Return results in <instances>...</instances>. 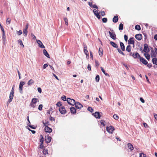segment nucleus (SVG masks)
<instances>
[{
  "mask_svg": "<svg viewBox=\"0 0 157 157\" xmlns=\"http://www.w3.org/2000/svg\"><path fill=\"white\" fill-rule=\"evenodd\" d=\"M124 40L126 41H127L128 39V36L126 35H124Z\"/></svg>",
  "mask_w": 157,
  "mask_h": 157,
  "instance_id": "nucleus-52",
  "label": "nucleus"
},
{
  "mask_svg": "<svg viewBox=\"0 0 157 157\" xmlns=\"http://www.w3.org/2000/svg\"><path fill=\"white\" fill-rule=\"evenodd\" d=\"M37 43L38 44L39 46L41 48H44L45 47L43 44L42 42L39 40H37Z\"/></svg>",
  "mask_w": 157,
  "mask_h": 157,
  "instance_id": "nucleus-16",
  "label": "nucleus"
},
{
  "mask_svg": "<svg viewBox=\"0 0 157 157\" xmlns=\"http://www.w3.org/2000/svg\"><path fill=\"white\" fill-rule=\"evenodd\" d=\"M151 57H156V54L155 52V50L154 51V50H151Z\"/></svg>",
  "mask_w": 157,
  "mask_h": 157,
  "instance_id": "nucleus-30",
  "label": "nucleus"
},
{
  "mask_svg": "<svg viewBox=\"0 0 157 157\" xmlns=\"http://www.w3.org/2000/svg\"><path fill=\"white\" fill-rule=\"evenodd\" d=\"M52 137L48 136H46L45 138V141L47 143H48L51 142Z\"/></svg>",
  "mask_w": 157,
  "mask_h": 157,
  "instance_id": "nucleus-15",
  "label": "nucleus"
},
{
  "mask_svg": "<svg viewBox=\"0 0 157 157\" xmlns=\"http://www.w3.org/2000/svg\"><path fill=\"white\" fill-rule=\"evenodd\" d=\"M109 33L111 38L113 40H115L116 38V35L114 32H113V33H111L110 31H109Z\"/></svg>",
  "mask_w": 157,
  "mask_h": 157,
  "instance_id": "nucleus-9",
  "label": "nucleus"
},
{
  "mask_svg": "<svg viewBox=\"0 0 157 157\" xmlns=\"http://www.w3.org/2000/svg\"><path fill=\"white\" fill-rule=\"evenodd\" d=\"M17 72L18 73V75L19 76V79H20L21 78V74L20 73V72L19 71V70H17Z\"/></svg>",
  "mask_w": 157,
  "mask_h": 157,
  "instance_id": "nucleus-60",
  "label": "nucleus"
},
{
  "mask_svg": "<svg viewBox=\"0 0 157 157\" xmlns=\"http://www.w3.org/2000/svg\"><path fill=\"white\" fill-rule=\"evenodd\" d=\"M110 44L114 48H118V46L113 41H111L110 42Z\"/></svg>",
  "mask_w": 157,
  "mask_h": 157,
  "instance_id": "nucleus-24",
  "label": "nucleus"
},
{
  "mask_svg": "<svg viewBox=\"0 0 157 157\" xmlns=\"http://www.w3.org/2000/svg\"><path fill=\"white\" fill-rule=\"evenodd\" d=\"M140 157H147L146 156V155L143 153H140Z\"/></svg>",
  "mask_w": 157,
  "mask_h": 157,
  "instance_id": "nucleus-43",
  "label": "nucleus"
},
{
  "mask_svg": "<svg viewBox=\"0 0 157 157\" xmlns=\"http://www.w3.org/2000/svg\"><path fill=\"white\" fill-rule=\"evenodd\" d=\"M133 57L134 59H136L137 58L140 59V58L141 57V56L137 52H136L135 54H134V55L133 56Z\"/></svg>",
  "mask_w": 157,
  "mask_h": 157,
  "instance_id": "nucleus-18",
  "label": "nucleus"
},
{
  "mask_svg": "<svg viewBox=\"0 0 157 157\" xmlns=\"http://www.w3.org/2000/svg\"><path fill=\"white\" fill-rule=\"evenodd\" d=\"M135 29L138 30H141V27L140 25H137L135 26Z\"/></svg>",
  "mask_w": 157,
  "mask_h": 157,
  "instance_id": "nucleus-34",
  "label": "nucleus"
},
{
  "mask_svg": "<svg viewBox=\"0 0 157 157\" xmlns=\"http://www.w3.org/2000/svg\"><path fill=\"white\" fill-rule=\"evenodd\" d=\"M104 121L102 120H101V121L100 122L101 124L103 126H105V124H104Z\"/></svg>",
  "mask_w": 157,
  "mask_h": 157,
  "instance_id": "nucleus-58",
  "label": "nucleus"
},
{
  "mask_svg": "<svg viewBox=\"0 0 157 157\" xmlns=\"http://www.w3.org/2000/svg\"><path fill=\"white\" fill-rule=\"evenodd\" d=\"M67 101L69 104L71 105H74L76 102L75 100L69 98L67 99Z\"/></svg>",
  "mask_w": 157,
  "mask_h": 157,
  "instance_id": "nucleus-3",
  "label": "nucleus"
},
{
  "mask_svg": "<svg viewBox=\"0 0 157 157\" xmlns=\"http://www.w3.org/2000/svg\"><path fill=\"white\" fill-rule=\"evenodd\" d=\"M84 51L86 55V57L89 56V53L87 50V47L86 45H84Z\"/></svg>",
  "mask_w": 157,
  "mask_h": 157,
  "instance_id": "nucleus-11",
  "label": "nucleus"
},
{
  "mask_svg": "<svg viewBox=\"0 0 157 157\" xmlns=\"http://www.w3.org/2000/svg\"><path fill=\"white\" fill-rule=\"evenodd\" d=\"M48 66V65L47 64H45L43 65V68L44 69H45Z\"/></svg>",
  "mask_w": 157,
  "mask_h": 157,
  "instance_id": "nucleus-63",
  "label": "nucleus"
},
{
  "mask_svg": "<svg viewBox=\"0 0 157 157\" xmlns=\"http://www.w3.org/2000/svg\"><path fill=\"white\" fill-rule=\"evenodd\" d=\"M27 125L29 127L33 129H35L36 128V127L35 126L31 125V124H27Z\"/></svg>",
  "mask_w": 157,
  "mask_h": 157,
  "instance_id": "nucleus-40",
  "label": "nucleus"
},
{
  "mask_svg": "<svg viewBox=\"0 0 157 157\" xmlns=\"http://www.w3.org/2000/svg\"><path fill=\"white\" fill-rule=\"evenodd\" d=\"M152 61L154 64L157 65V58H153L152 59Z\"/></svg>",
  "mask_w": 157,
  "mask_h": 157,
  "instance_id": "nucleus-28",
  "label": "nucleus"
},
{
  "mask_svg": "<svg viewBox=\"0 0 157 157\" xmlns=\"http://www.w3.org/2000/svg\"><path fill=\"white\" fill-rule=\"evenodd\" d=\"M40 143H42V144L44 142V138L41 135L40 136Z\"/></svg>",
  "mask_w": 157,
  "mask_h": 157,
  "instance_id": "nucleus-36",
  "label": "nucleus"
},
{
  "mask_svg": "<svg viewBox=\"0 0 157 157\" xmlns=\"http://www.w3.org/2000/svg\"><path fill=\"white\" fill-rule=\"evenodd\" d=\"M43 152L44 155H46L47 154H48V150H47L46 149H44Z\"/></svg>",
  "mask_w": 157,
  "mask_h": 157,
  "instance_id": "nucleus-42",
  "label": "nucleus"
},
{
  "mask_svg": "<svg viewBox=\"0 0 157 157\" xmlns=\"http://www.w3.org/2000/svg\"><path fill=\"white\" fill-rule=\"evenodd\" d=\"M87 110L88 111L90 112L91 113H93L94 112L93 109L90 107H89L88 108Z\"/></svg>",
  "mask_w": 157,
  "mask_h": 157,
  "instance_id": "nucleus-41",
  "label": "nucleus"
},
{
  "mask_svg": "<svg viewBox=\"0 0 157 157\" xmlns=\"http://www.w3.org/2000/svg\"><path fill=\"white\" fill-rule=\"evenodd\" d=\"M59 110L60 112L62 114H64L66 113V110L65 109L64 107L63 106L60 107L59 108Z\"/></svg>",
  "mask_w": 157,
  "mask_h": 157,
  "instance_id": "nucleus-7",
  "label": "nucleus"
},
{
  "mask_svg": "<svg viewBox=\"0 0 157 157\" xmlns=\"http://www.w3.org/2000/svg\"><path fill=\"white\" fill-rule=\"evenodd\" d=\"M120 45L121 50L123 51H125V46L123 43L121 42L120 43Z\"/></svg>",
  "mask_w": 157,
  "mask_h": 157,
  "instance_id": "nucleus-22",
  "label": "nucleus"
},
{
  "mask_svg": "<svg viewBox=\"0 0 157 157\" xmlns=\"http://www.w3.org/2000/svg\"><path fill=\"white\" fill-rule=\"evenodd\" d=\"M18 43L23 48L24 47V45L23 44L22 41L21 40L19 39L18 40Z\"/></svg>",
  "mask_w": 157,
  "mask_h": 157,
  "instance_id": "nucleus-32",
  "label": "nucleus"
},
{
  "mask_svg": "<svg viewBox=\"0 0 157 157\" xmlns=\"http://www.w3.org/2000/svg\"><path fill=\"white\" fill-rule=\"evenodd\" d=\"M37 90L40 93H41L42 92L41 89L40 87H38L37 88Z\"/></svg>",
  "mask_w": 157,
  "mask_h": 157,
  "instance_id": "nucleus-62",
  "label": "nucleus"
},
{
  "mask_svg": "<svg viewBox=\"0 0 157 157\" xmlns=\"http://www.w3.org/2000/svg\"><path fill=\"white\" fill-rule=\"evenodd\" d=\"M100 68L101 69V71H102L103 73L105 75L108 76L109 77V74H108L107 73H106L105 72V70H104V69H103V68L102 67H101Z\"/></svg>",
  "mask_w": 157,
  "mask_h": 157,
  "instance_id": "nucleus-27",
  "label": "nucleus"
},
{
  "mask_svg": "<svg viewBox=\"0 0 157 157\" xmlns=\"http://www.w3.org/2000/svg\"><path fill=\"white\" fill-rule=\"evenodd\" d=\"M43 52L44 54L46 57H48V58H50L49 54H48V53L47 52V51L45 49H44L43 50Z\"/></svg>",
  "mask_w": 157,
  "mask_h": 157,
  "instance_id": "nucleus-20",
  "label": "nucleus"
},
{
  "mask_svg": "<svg viewBox=\"0 0 157 157\" xmlns=\"http://www.w3.org/2000/svg\"><path fill=\"white\" fill-rule=\"evenodd\" d=\"M76 108L78 109H81L83 107V105L79 102H77L75 104Z\"/></svg>",
  "mask_w": 157,
  "mask_h": 157,
  "instance_id": "nucleus-5",
  "label": "nucleus"
},
{
  "mask_svg": "<svg viewBox=\"0 0 157 157\" xmlns=\"http://www.w3.org/2000/svg\"><path fill=\"white\" fill-rule=\"evenodd\" d=\"M143 51L144 52L146 53H148L149 52L150 50L148 48V46L147 44H144Z\"/></svg>",
  "mask_w": 157,
  "mask_h": 157,
  "instance_id": "nucleus-6",
  "label": "nucleus"
},
{
  "mask_svg": "<svg viewBox=\"0 0 157 157\" xmlns=\"http://www.w3.org/2000/svg\"><path fill=\"white\" fill-rule=\"evenodd\" d=\"M140 101H141L142 103H144L145 101H144V99L143 98H140Z\"/></svg>",
  "mask_w": 157,
  "mask_h": 157,
  "instance_id": "nucleus-59",
  "label": "nucleus"
},
{
  "mask_svg": "<svg viewBox=\"0 0 157 157\" xmlns=\"http://www.w3.org/2000/svg\"><path fill=\"white\" fill-rule=\"evenodd\" d=\"M135 37L136 38L139 40H140L142 39V35L140 34H136Z\"/></svg>",
  "mask_w": 157,
  "mask_h": 157,
  "instance_id": "nucleus-17",
  "label": "nucleus"
},
{
  "mask_svg": "<svg viewBox=\"0 0 157 157\" xmlns=\"http://www.w3.org/2000/svg\"><path fill=\"white\" fill-rule=\"evenodd\" d=\"M64 20L65 21V24L67 25H68V19H67L65 17L64 18Z\"/></svg>",
  "mask_w": 157,
  "mask_h": 157,
  "instance_id": "nucleus-46",
  "label": "nucleus"
},
{
  "mask_svg": "<svg viewBox=\"0 0 157 157\" xmlns=\"http://www.w3.org/2000/svg\"><path fill=\"white\" fill-rule=\"evenodd\" d=\"M43 105L42 104H40L39 105L38 109L40 110H41L42 109Z\"/></svg>",
  "mask_w": 157,
  "mask_h": 157,
  "instance_id": "nucleus-49",
  "label": "nucleus"
},
{
  "mask_svg": "<svg viewBox=\"0 0 157 157\" xmlns=\"http://www.w3.org/2000/svg\"><path fill=\"white\" fill-rule=\"evenodd\" d=\"M22 34V32L21 30H19V31L17 32V34L19 36Z\"/></svg>",
  "mask_w": 157,
  "mask_h": 157,
  "instance_id": "nucleus-56",
  "label": "nucleus"
},
{
  "mask_svg": "<svg viewBox=\"0 0 157 157\" xmlns=\"http://www.w3.org/2000/svg\"><path fill=\"white\" fill-rule=\"evenodd\" d=\"M62 99L64 101H67L66 97L65 96H63L61 97Z\"/></svg>",
  "mask_w": 157,
  "mask_h": 157,
  "instance_id": "nucleus-51",
  "label": "nucleus"
},
{
  "mask_svg": "<svg viewBox=\"0 0 157 157\" xmlns=\"http://www.w3.org/2000/svg\"><path fill=\"white\" fill-rule=\"evenodd\" d=\"M93 115L96 118H100L101 117V115L99 112H96L95 113L93 114Z\"/></svg>",
  "mask_w": 157,
  "mask_h": 157,
  "instance_id": "nucleus-13",
  "label": "nucleus"
},
{
  "mask_svg": "<svg viewBox=\"0 0 157 157\" xmlns=\"http://www.w3.org/2000/svg\"><path fill=\"white\" fill-rule=\"evenodd\" d=\"M23 33L24 35L25 36H26L27 35L28 33L27 30H26L24 29L23 31Z\"/></svg>",
  "mask_w": 157,
  "mask_h": 157,
  "instance_id": "nucleus-35",
  "label": "nucleus"
},
{
  "mask_svg": "<svg viewBox=\"0 0 157 157\" xmlns=\"http://www.w3.org/2000/svg\"><path fill=\"white\" fill-rule=\"evenodd\" d=\"M14 89H15V85H13L12 87L11 90L10 92V94L9 96V99L8 100L7 102V105H8L10 102H11L13 98V94H14Z\"/></svg>",
  "mask_w": 157,
  "mask_h": 157,
  "instance_id": "nucleus-1",
  "label": "nucleus"
},
{
  "mask_svg": "<svg viewBox=\"0 0 157 157\" xmlns=\"http://www.w3.org/2000/svg\"><path fill=\"white\" fill-rule=\"evenodd\" d=\"M106 130L109 133L112 134L114 130V128L113 126L110 125L109 127H106Z\"/></svg>",
  "mask_w": 157,
  "mask_h": 157,
  "instance_id": "nucleus-2",
  "label": "nucleus"
},
{
  "mask_svg": "<svg viewBox=\"0 0 157 157\" xmlns=\"http://www.w3.org/2000/svg\"><path fill=\"white\" fill-rule=\"evenodd\" d=\"M93 12L94 14L96 16L98 19H100V16L99 14V13L98 12V11L96 10H94Z\"/></svg>",
  "mask_w": 157,
  "mask_h": 157,
  "instance_id": "nucleus-12",
  "label": "nucleus"
},
{
  "mask_svg": "<svg viewBox=\"0 0 157 157\" xmlns=\"http://www.w3.org/2000/svg\"><path fill=\"white\" fill-rule=\"evenodd\" d=\"M117 49L118 52L120 54H122V55H123V56L125 55V54H124V53L121 51V50L120 48H117Z\"/></svg>",
  "mask_w": 157,
  "mask_h": 157,
  "instance_id": "nucleus-38",
  "label": "nucleus"
},
{
  "mask_svg": "<svg viewBox=\"0 0 157 157\" xmlns=\"http://www.w3.org/2000/svg\"><path fill=\"white\" fill-rule=\"evenodd\" d=\"M98 52L99 55L100 56H102L103 55L102 49L99 48L98 50Z\"/></svg>",
  "mask_w": 157,
  "mask_h": 157,
  "instance_id": "nucleus-29",
  "label": "nucleus"
},
{
  "mask_svg": "<svg viewBox=\"0 0 157 157\" xmlns=\"http://www.w3.org/2000/svg\"><path fill=\"white\" fill-rule=\"evenodd\" d=\"M44 130L46 132L50 133L52 131V129L51 128L49 127L48 126H45Z\"/></svg>",
  "mask_w": 157,
  "mask_h": 157,
  "instance_id": "nucleus-10",
  "label": "nucleus"
},
{
  "mask_svg": "<svg viewBox=\"0 0 157 157\" xmlns=\"http://www.w3.org/2000/svg\"><path fill=\"white\" fill-rule=\"evenodd\" d=\"M38 99L36 98H34L32 99L31 101V103H34L36 104Z\"/></svg>",
  "mask_w": 157,
  "mask_h": 157,
  "instance_id": "nucleus-31",
  "label": "nucleus"
},
{
  "mask_svg": "<svg viewBox=\"0 0 157 157\" xmlns=\"http://www.w3.org/2000/svg\"><path fill=\"white\" fill-rule=\"evenodd\" d=\"M123 25L122 23H121L120 24L119 27V29L120 30H122L123 29Z\"/></svg>",
  "mask_w": 157,
  "mask_h": 157,
  "instance_id": "nucleus-37",
  "label": "nucleus"
},
{
  "mask_svg": "<svg viewBox=\"0 0 157 157\" xmlns=\"http://www.w3.org/2000/svg\"><path fill=\"white\" fill-rule=\"evenodd\" d=\"M25 84V82L23 81H21L20 82L19 86V92L20 93L22 94V88L23 86Z\"/></svg>",
  "mask_w": 157,
  "mask_h": 157,
  "instance_id": "nucleus-4",
  "label": "nucleus"
},
{
  "mask_svg": "<svg viewBox=\"0 0 157 157\" xmlns=\"http://www.w3.org/2000/svg\"><path fill=\"white\" fill-rule=\"evenodd\" d=\"M128 147L129 149H130L131 151H132L134 148L133 146L130 143H128Z\"/></svg>",
  "mask_w": 157,
  "mask_h": 157,
  "instance_id": "nucleus-25",
  "label": "nucleus"
},
{
  "mask_svg": "<svg viewBox=\"0 0 157 157\" xmlns=\"http://www.w3.org/2000/svg\"><path fill=\"white\" fill-rule=\"evenodd\" d=\"M132 47L130 45H128L127 46L126 48V51L128 52H130L131 50Z\"/></svg>",
  "mask_w": 157,
  "mask_h": 157,
  "instance_id": "nucleus-26",
  "label": "nucleus"
},
{
  "mask_svg": "<svg viewBox=\"0 0 157 157\" xmlns=\"http://www.w3.org/2000/svg\"><path fill=\"white\" fill-rule=\"evenodd\" d=\"M49 119L50 121H54L55 120V118L53 117H52L51 116H50Z\"/></svg>",
  "mask_w": 157,
  "mask_h": 157,
  "instance_id": "nucleus-57",
  "label": "nucleus"
},
{
  "mask_svg": "<svg viewBox=\"0 0 157 157\" xmlns=\"http://www.w3.org/2000/svg\"><path fill=\"white\" fill-rule=\"evenodd\" d=\"M100 79V77L99 75H97L95 77V80L96 82H98L99 81Z\"/></svg>",
  "mask_w": 157,
  "mask_h": 157,
  "instance_id": "nucleus-44",
  "label": "nucleus"
},
{
  "mask_svg": "<svg viewBox=\"0 0 157 157\" xmlns=\"http://www.w3.org/2000/svg\"><path fill=\"white\" fill-rule=\"evenodd\" d=\"M36 104H34V103H31L30 104V106L32 107L33 108H34L35 107H36Z\"/></svg>",
  "mask_w": 157,
  "mask_h": 157,
  "instance_id": "nucleus-45",
  "label": "nucleus"
},
{
  "mask_svg": "<svg viewBox=\"0 0 157 157\" xmlns=\"http://www.w3.org/2000/svg\"><path fill=\"white\" fill-rule=\"evenodd\" d=\"M11 19L9 18H8L6 19V24H9L10 23Z\"/></svg>",
  "mask_w": 157,
  "mask_h": 157,
  "instance_id": "nucleus-48",
  "label": "nucleus"
},
{
  "mask_svg": "<svg viewBox=\"0 0 157 157\" xmlns=\"http://www.w3.org/2000/svg\"><path fill=\"white\" fill-rule=\"evenodd\" d=\"M134 38L133 37L130 38L128 40V43L129 44H133L134 45Z\"/></svg>",
  "mask_w": 157,
  "mask_h": 157,
  "instance_id": "nucleus-14",
  "label": "nucleus"
},
{
  "mask_svg": "<svg viewBox=\"0 0 157 157\" xmlns=\"http://www.w3.org/2000/svg\"><path fill=\"white\" fill-rule=\"evenodd\" d=\"M33 82V80L32 79H31L28 81L27 84L29 86H30L31 85Z\"/></svg>",
  "mask_w": 157,
  "mask_h": 157,
  "instance_id": "nucleus-33",
  "label": "nucleus"
},
{
  "mask_svg": "<svg viewBox=\"0 0 157 157\" xmlns=\"http://www.w3.org/2000/svg\"><path fill=\"white\" fill-rule=\"evenodd\" d=\"M1 29L2 31V34H4L5 33L4 30V29L3 27H2L1 28Z\"/></svg>",
  "mask_w": 157,
  "mask_h": 157,
  "instance_id": "nucleus-61",
  "label": "nucleus"
},
{
  "mask_svg": "<svg viewBox=\"0 0 157 157\" xmlns=\"http://www.w3.org/2000/svg\"><path fill=\"white\" fill-rule=\"evenodd\" d=\"M147 66L149 68H151V67H152V64L151 63H148V64H147Z\"/></svg>",
  "mask_w": 157,
  "mask_h": 157,
  "instance_id": "nucleus-64",
  "label": "nucleus"
},
{
  "mask_svg": "<svg viewBox=\"0 0 157 157\" xmlns=\"http://www.w3.org/2000/svg\"><path fill=\"white\" fill-rule=\"evenodd\" d=\"M118 18L117 15L115 16L113 19V21L114 23H116L118 21Z\"/></svg>",
  "mask_w": 157,
  "mask_h": 157,
  "instance_id": "nucleus-21",
  "label": "nucleus"
},
{
  "mask_svg": "<svg viewBox=\"0 0 157 157\" xmlns=\"http://www.w3.org/2000/svg\"><path fill=\"white\" fill-rule=\"evenodd\" d=\"M140 61L144 65H147L148 63L147 61L142 57H141L140 59Z\"/></svg>",
  "mask_w": 157,
  "mask_h": 157,
  "instance_id": "nucleus-8",
  "label": "nucleus"
},
{
  "mask_svg": "<svg viewBox=\"0 0 157 157\" xmlns=\"http://www.w3.org/2000/svg\"><path fill=\"white\" fill-rule=\"evenodd\" d=\"M144 56L147 59L149 60L150 59V56L148 53H144Z\"/></svg>",
  "mask_w": 157,
  "mask_h": 157,
  "instance_id": "nucleus-23",
  "label": "nucleus"
},
{
  "mask_svg": "<svg viewBox=\"0 0 157 157\" xmlns=\"http://www.w3.org/2000/svg\"><path fill=\"white\" fill-rule=\"evenodd\" d=\"M2 39L3 40V41H5L6 37H5V33L4 34H2Z\"/></svg>",
  "mask_w": 157,
  "mask_h": 157,
  "instance_id": "nucleus-53",
  "label": "nucleus"
},
{
  "mask_svg": "<svg viewBox=\"0 0 157 157\" xmlns=\"http://www.w3.org/2000/svg\"><path fill=\"white\" fill-rule=\"evenodd\" d=\"M113 118L115 120H117L118 119L119 117H118V116L117 115L115 114H114L113 115Z\"/></svg>",
  "mask_w": 157,
  "mask_h": 157,
  "instance_id": "nucleus-50",
  "label": "nucleus"
},
{
  "mask_svg": "<svg viewBox=\"0 0 157 157\" xmlns=\"http://www.w3.org/2000/svg\"><path fill=\"white\" fill-rule=\"evenodd\" d=\"M56 105L57 106L60 107L62 105L61 103V102L59 101L57 102L56 104Z\"/></svg>",
  "mask_w": 157,
  "mask_h": 157,
  "instance_id": "nucleus-54",
  "label": "nucleus"
},
{
  "mask_svg": "<svg viewBox=\"0 0 157 157\" xmlns=\"http://www.w3.org/2000/svg\"><path fill=\"white\" fill-rule=\"evenodd\" d=\"M70 109L71 113L75 114L76 113V109L74 107H71Z\"/></svg>",
  "mask_w": 157,
  "mask_h": 157,
  "instance_id": "nucleus-19",
  "label": "nucleus"
},
{
  "mask_svg": "<svg viewBox=\"0 0 157 157\" xmlns=\"http://www.w3.org/2000/svg\"><path fill=\"white\" fill-rule=\"evenodd\" d=\"M107 21V18H103L102 19V21L103 23H106Z\"/></svg>",
  "mask_w": 157,
  "mask_h": 157,
  "instance_id": "nucleus-47",
  "label": "nucleus"
},
{
  "mask_svg": "<svg viewBox=\"0 0 157 157\" xmlns=\"http://www.w3.org/2000/svg\"><path fill=\"white\" fill-rule=\"evenodd\" d=\"M95 66L97 68H98L99 64V63L98 60H95Z\"/></svg>",
  "mask_w": 157,
  "mask_h": 157,
  "instance_id": "nucleus-39",
  "label": "nucleus"
},
{
  "mask_svg": "<svg viewBox=\"0 0 157 157\" xmlns=\"http://www.w3.org/2000/svg\"><path fill=\"white\" fill-rule=\"evenodd\" d=\"M87 69L89 71L91 70V66L90 64H88V65Z\"/></svg>",
  "mask_w": 157,
  "mask_h": 157,
  "instance_id": "nucleus-55",
  "label": "nucleus"
}]
</instances>
